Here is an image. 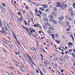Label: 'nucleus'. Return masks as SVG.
<instances>
[{
	"label": "nucleus",
	"instance_id": "13",
	"mask_svg": "<svg viewBox=\"0 0 75 75\" xmlns=\"http://www.w3.org/2000/svg\"><path fill=\"white\" fill-rule=\"evenodd\" d=\"M54 60L55 61H59V59H58V57H56V58H55L54 59Z\"/></svg>",
	"mask_w": 75,
	"mask_h": 75
},
{
	"label": "nucleus",
	"instance_id": "4",
	"mask_svg": "<svg viewBox=\"0 0 75 75\" xmlns=\"http://www.w3.org/2000/svg\"><path fill=\"white\" fill-rule=\"evenodd\" d=\"M43 21H45V22L48 21V19H47V18H43Z\"/></svg>",
	"mask_w": 75,
	"mask_h": 75
},
{
	"label": "nucleus",
	"instance_id": "7",
	"mask_svg": "<svg viewBox=\"0 0 75 75\" xmlns=\"http://www.w3.org/2000/svg\"><path fill=\"white\" fill-rule=\"evenodd\" d=\"M1 30L2 31H3V32L4 31H6V30H5V29H4V27H2Z\"/></svg>",
	"mask_w": 75,
	"mask_h": 75
},
{
	"label": "nucleus",
	"instance_id": "24",
	"mask_svg": "<svg viewBox=\"0 0 75 75\" xmlns=\"http://www.w3.org/2000/svg\"><path fill=\"white\" fill-rule=\"evenodd\" d=\"M2 4H3V6H4V7H6V5H5V4L2 3Z\"/></svg>",
	"mask_w": 75,
	"mask_h": 75
},
{
	"label": "nucleus",
	"instance_id": "25",
	"mask_svg": "<svg viewBox=\"0 0 75 75\" xmlns=\"http://www.w3.org/2000/svg\"><path fill=\"white\" fill-rule=\"evenodd\" d=\"M51 15L52 16H54V13L53 12H52L51 13Z\"/></svg>",
	"mask_w": 75,
	"mask_h": 75
},
{
	"label": "nucleus",
	"instance_id": "17",
	"mask_svg": "<svg viewBox=\"0 0 75 75\" xmlns=\"http://www.w3.org/2000/svg\"><path fill=\"white\" fill-rule=\"evenodd\" d=\"M47 33H48L49 34H51V32L49 30L47 31Z\"/></svg>",
	"mask_w": 75,
	"mask_h": 75
},
{
	"label": "nucleus",
	"instance_id": "29",
	"mask_svg": "<svg viewBox=\"0 0 75 75\" xmlns=\"http://www.w3.org/2000/svg\"><path fill=\"white\" fill-rule=\"evenodd\" d=\"M69 19L70 20V21H72V20L71 19V18H69Z\"/></svg>",
	"mask_w": 75,
	"mask_h": 75
},
{
	"label": "nucleus",
	"instance_id": "42",
	"mask_svg": "<svg viewBox=\"0 0 75 75\" xmlns=\"http://www.w3.org/2000/svg\"><path fill=\"white\" fill-rule=\"evenodd\" d=\"M47 25H48V26H50V24L47 23Z\"/></svg>",
	"mask_w": 75,
	"mask_h": 75
},
{
	"label": "nucleus",
	"instance_id": "23",
	"mask_svg": "<svg viewBox=\"0 0 75 75\" xmlns=\"http://www.w3.org/2000/svg\"><path fill=\"white\" fill-rule=\"evenodd\" d=\"M51 35L52 36V38H54V35L52 34H51Z\"/></svg>",
	"mask_w": 75,
	"mask_h": 75
},
{
	"label": "nucleus",
	"instance_id": "43",
	"mask_svg": "<svg viewBox=\"0 0 75 75\" xmlns=\"http://www.w3.org/2000/svg\"><path fill=\"white\" fill-rule=\"evenodd\" d=\"M1 11L2 13H4V12L3 10H2Z\"/></svg>",
	"mask_w": 75,
	"mask_h": 75
},
{
	"label": "nucleus",
	"instance_id": "6",
	"mask_svg": "<svg viewBox=\"0 0 75 75\" xmlns=\"http://www.w3.org/2000/svg\"><path fill=\"white\" fill-rule=\"evenodd\" d=\"M55 41L56 42L57 44H60V42H59V41H58L57 40H55Z\"/></svg>",
	"mask_w": 75,
	"mask_h": 75
},
{
	"label": "nucleus",
	"instance_id": "56",
	"mask_svg": "<svg viewBox=\"0 0 75 75\" xmlns=\"http://www.w3.org/2000/svg\"><path fill=\"white\" fill-rule=\"evenodd\" d=\"M0 24H1V19H0Z\"/></svg>",
	"mask_w": 75,
	"mask_h": 75
},
{
	"label": "nucleus",
	"instance_id": "20",
	"mask_svg": "<svg viewBox=\"0 0 75 75\" xmlns=\"http://www.w3.org/2000/svg\"><path fill=\"white\" fill-rule=\"evenodd\" d=\"M23 27L25 28H26V30L27 31H29V30L28 29V28H27V27H25L24 26Z\"/></svg>",
	"mask_w": 75,
	"mask_h": 75
},
{
	"label": "nucleus",
	"instance_id": "18",
	"mask_svg": "<svg viewBox=\"0 0 75 75\" xmlns=\"http://www.w3.org/2000/svg\"><path fill=\"white\" fill-rule=\"evenodd\" d=\"M36 27H39L40 28V27H41V26H40V25H38V24H36Z\"/></svg>",
	"mask_w": 75,
	"mask_h": 75
},
{
	"label": "nucleus",
	"instance_id": "16",
	"mask_svg": "<svg viewBox=\"0 0 75 75\" xmlns=\"http://www.w3.org/2000/svg\"><path fill=\"white\" fill-rule=\"evenodd\" d=\"M6 33H7L8 35H9V31L8 30H6Z\"/></svg>",
	"mask_w": 75,
	"mask_h": 75
},
{
	"label": "nucleus",
	"instance_id": "59",
	"mask_svg": "<svg viewBox=\"0 0 75 75\" xmlns=\"http://www.w3.org/2000/svg\"><path fill=\"white\" fill-rule=\"evenodd\" d=\"M40 55L41 57H43V55L42 54H40Z\"/></svg>",
	"mask_w": 75,
	"mask_h": 75
},
{
	"label": "nucleus",
	"instance_id": "1",
	"mask_svg": "<svg viewBox=\"0 0 75 75\" xmlns=\"http://www.w3.org/2000/svg\"><path fill=\"white\" fill-rule=\"evenodd\" d=\"M56 4H57V5L56 6L57 7H60L62 9H64V8H65V5H61L60 4V2H59L58 3H56Z\"/></svg>",
	"mask_w": 75,
	"mask_h": 75
},
{
	"label": "nucleus",
	"instance_id": "10",
	"mask_svg": "<svg viewBox=\"0 0 75 75\" xmlns=\"http://www.w3.org/2000/svg\"><path fill=\"white\" fill-rule=\"evenodd\" d=\"M53 24H57V21H54L53 22Z\"/></svg>",
	"mask_w": 75,
	"mask_h": 75
},
{
	"label": "nucleus",
	"instance_id": "21",
	"mask_svg": "<svg viewBox=\"0 0 75 75\" xmlns=\"http://www.w3.org/2000/svg\"><path fill=\"white\" fill-rule=\"evenodd\" d=\"M67 52H68V53H69V54H70V55H71V52H70L69 51L67 50Z\"/></svg>",
	"mask_w": 75,
	"mask_h": 75
},
{
	"label": "nucleus",
	"instance_id": "60",
	"mask_svg": "<svg viewBox=\"0 0 75 75\" xmlns=\"http://www.w3.org/2000/svg\"><path fill=\"white\" fill-rule=\"evenodd\" d=\"M65 53L66 54H68V52H65Z\"/></svg>",
	"mask_w": 75,
	"mask_h": 75
},
{
	"label": "nucleus",
	"instance_id": "46",
	"mask_svg": "<svg viewBox=\"0 0 75 75\" xmlns=\"http://www.w3.org/2000/svg\"><path fill=\"white\" fill-rule=\"evenodd\" d=\"M54 10H55V11H56L57 10V9H56V8H54Z\"/></svg>",
	"mask_w": 75,
	"mask_h": 75
},
{
	"label": "nucleus",
	"instance_id": "31",
	"mask_svg": "<svg viewBox=\"0 0 75 75\" xmlns=\"http://www.w3.org/2000/svg\"><path fill=\"white\" fill-rule=\"evenodd\" d=\"M40 47L41 49H42V45L40 46Z\"/></svg>",
	"mask_w": 75,
	"mask_h": 75
},
{
	"label": "nucleus",
	"instance_id": "52",
	"mask_svg": "<svg viewBox=\"0 0 75 75\" xmlns=\"http://www.w3.org/2000/svg\"><path fill=\"white\" fill-rule=\"evenodd\" d=\"M36 71L37 73H39V72L38 71V70H36Z\"/></svg>",
	"mask_w": 75,
	"mask_h": 75
},
{
	"label": "nucleus",
	"instance_id": "32",
	"mask_svg": "<svg viewBox=\"0 0 75 75\" xmlns=\"http://www.w3.org/2000/svg\"><path fill=\"white\" fill-rule=\"evenodd\" d=\"M62 58L63 59H64V58H65V57H64V56H62Z\"/></svg>",
	"mask_w": 75,
	"mask_h": 75
},
{
	"label": "nucleus",
	"instance_id": "47",
	"mask_svg": "<svg viewBox=\"0 0 75 75\" xmlns=\"http://www.w3.org/2000/svg\"><path fill=\"white\" fill-rule=\"evenodd\" d=\"M69 51L70 52H72V50L71 49H69Z\"/></svg>",
	"mask_w": 75,
	"mask_h": 75
},
{
	"label": "nucleus",
	"instance_id": "58",
	"mask_svg": "<svg viewBox=\"0 0 75 75\" xmlns=\"http://www.w3.org/2000/svg\"><path fill=\"white\" fill-rule=\"evenodd\" d=\"M25 25H27V23H26V22H25Z\"/></svg>",
	"mask_w": 75,
	"mask_h": 75
},
{
	"label": "nucleus",
	"instance_id": "57",
	"mask_svg": "<svg viewBox=\"0 0 75 75\" xmlns=\"http://www.w3.org/2000/svg\"><path fill=\"white\" fill-rule=\"evenodd\" d=\"M25 7H26V8H27V10H28V7H27V6H26Z\"/></svg>",
	"mask_w": 75,
	"mask_h": 75
},
{
	"label": "nucleus",
	"instance_id": "38",
	"mask_svg": "<svg viewBox=\"0 0 75 75\" xmlns=\"http://www.w3.org/2000/svg\"><path fill=\"white\" fill-rule=\"evenodd\" d=\"M35 11H36V12H37V13H38V11H37V9H35Z\"/></svg>",
	"mask_w": 75,
	"mask_h": 75
},
{
	"label": "nucleus",
	"instance_id": "55",
	"mask_svg": "<svg viewBox=\"0 0 75 75\" xmlns=\"http://www.w3.org/2000/svg\"><path fill=\"white\" fill-rule=\"evenodd\" d=\"M50 8H52V6H51L50 7Z\"/></svg>",
	"mask_w": 75,
	"mask_h": 75
},
{
	"label": "nucleus",
	"instance_id": "39",
	"mask_svg": "<svg viewBox=\"0 0 75 75\" xmlns=\"http://www.w3.org/2000/svg\"><path fill=\"white\" fill-rule=\"evenodd\" d=\"M31 62H32V63H33V64L34 65V63H33V62H32V61H30V63H31Z\"/></svg>",
	"mask_w": 75,
	"mask_h": 75
},
{
	"label": "nucleus",
	"instance_id": "12",
	"mask_svg": "<svg viewBox=\"0 0 75 75\" xmlns=\"http://www.w3.org/2000/svg\"><path fill=\"white\" fill-rule=\"evenodd\" d=\"M71 54L72 55V56L74 58H75V54H74V53H72Z\"/></svg>",
	"mask_w": 75,
	"mask_h": 75
},
{
	"label": "nucleus",
	"instance_id": "3",
	"mask_svg": "<svg viewBox=\"0 0 75 75\" xmlns=\"http://www.w3.org/2000/svg\"><path fill=\"white\" fill-rule=\"evenodd\" d=\"M18 20L19 21H20L21 23L23 21V18H22V17H21L20 18H19L18 19Z\"/></svg>",
	"mask_w": 75,
	"mask_h": 75
},
{
	"label": "nucleus",
	"instance_id": "62",
	"mask_svg": "<svg viewBox=\"0 0 75 75\" xmlns=\"http://www.w3.org/2000/svg\"><path fill=\"white\" fill-rule=\"evenodd\" d=\"M3 34H5V33H6V32H5V31L3 32Z\"/></svg>",
	"mask_w": 75,
	"mask_h": 75
},
{
	"label": "nucleus",
	"instance_id": "50",
	"mask_svg": "<svg viewBox=\"0 0 75 75\" xmlns=\"http://www.w3.org/2000/svg\"><path fill=\"white\" fill-rule=\"evenodd\" d=\"M39 13L40 14H41V11H38Z\"/></svg>",
	"mask_w": 75,
	"mask_h": 75
},
{
	"label": "nucleus",
	"instance_id": "64",
	"mask_svg": "<svg viewBox=\"0 0 75 75\" xmlns=\"http://www.w3.org/2000/svg\"><path fill=\"white\" fill-rule=\"evenodd\" d=\"M39 33H41V31H39Z\"/></svg>",
	"mask_w": 75,
	"mask_h": 75
},
{
	"label": "nucleus",
	"instance_id": "35",
	"mask_svg": "<svg viewBox=\"0 0 75 75\" xmlns=\"http://www.w3.org/2000/svg\"><path fill=\"white\" fill-rule=\"evenodd\" d=\"M61 72H62V73H63V72H64V70H61Z\"/></svg>",
	"mask_w": 75,
	"mask_h": 75
},
{
	"label": "nucleus",
	"instance_id": "36",
	"mask_svg": "<svg viewBox=\"0 0 75 75\" xmlns=\"http://www.w3.org/2000/svg\"><path fill=\"white\" fill-rule=\"evenodd\" d=\"M40 73L41 74V75H43V74H42V72H41V70H40Z\"/></svg>",
	"mask_w": 75,
	"mask_h": 75
},
{
	"label": "nucleus",
	"instance_id": "15",
	"mask_svg": "<svg viewBox=\"0 0 75 75\" xmlns=\"http://www.w3.org/2000/svg\"><path fill=\"white\" fill-rule=\"evenodd\" d=\"M69 45H72V46H73V44H72V43L71 42H69Z\"/></svg>",
	"mask_w": 75,
	"mask_h": 75
},
{
	"label": "nucleus",
	"instance_id": "27",
	"mask_svg": "<svg viewBox=\"0 0 75 75\" xmlns=\"http://www.w3.org/2000/svg\"><path fill=\"white\" fill-rule=\"evenodd\" d=\"M0 61H3V59H2V58H0Z\"/></svg>",
	"mask_w": 75,
	"mask_h": 75
},
{
	"label": "nucleus",
	"instance_id": "8",
	"mask_svg": "<svg viewBox=\"0 0 75 75\" xmlns=\"http://www.w3.org/2000/svg\"><path fill=\"white\" fill-rule=\"evenodd\" d=\"M43 28L45 29H47V26H46L45 25H44L43 26Z\"/></svg>",
	"mask_w": 75,
	"mask_h": 75
},
{
	"label": "nucleus",
	"instance_id": "37",
	"mask_svg": "<svg viewBox=\"0 0 75 75\" xmlns=\"http://www.w3.org/2000/svg\"><path fill=\"white\" fill-rule=\"evenodd\" d=\"M42 8H39V10H41H41H42Z\"/></svg>",
	"mask_w": 75,
	"mask_h": 75
},
{
	"label": "nucleus",
	"instance_id": "61",
	"mask_svg": "<svg viewBox=\"0 0 75 75\" xmlns=\"http://www.w3.org/2000/svg\"><path fill=\"white\" fill-rule=\"evenodd\" d=\"M38 16H40V15L39 14H38Z\"/></svg>",
	"mask_w": 75,
	"mask_h": 75
},
{
	"label": "nucleus",
	"instance_id": "9",
	"mask_svg": "<svg viewBox=\"0 0 75 75\" xmlns=\"http://www.w3.org/2000/svg\"><path fill=\"white\" fill-rule=\"evenodd\" d=\"M49 28H50V29L51 30H54V28L52 27H49Z\"/></svg>",
	"mask_w": 75,
	"mask_h": 75
},
{
	"label": "nucleus",
	"instance_id": "63",
	"mask_svg": "<svg viewBox=\"0 0 75 75\" xmlns=\"http://www.w3.org/2000/svg\"><path fill=\"white\" fill-rule=\"evenodd\" d=\"M65 49H67V48H68L67 47H65Z\"/></svg>",
	"mask_w": 75,
	"mask_h": 75
},
{
	"label": "nucleus",
	"instance_id": "40",
	"mask_svg": "<svg viewBox=\"0 0 75 75\" xmlns=\"http://www.w3.org/2000/svg\"><path fill=\"white\" fill-rule=\"evenodd\" d=\"M56 37L57 38H58V34L56 35Z\"/></svg>",
	"mask_w": 75,
	"mask_h": 75
},
{
	"label": "nucleus",
	"instance_id": "48",
	"mask_svg": "<svg viewBox=\"0 0 75 75\" xmlns=\"http://www.w3.org/2000/svg\"><path fill=\"white\" fill-rule=\"evenodd\" d=\"M48 10H49L48 9H47L45 11V12H47V11H48Z\"/></svg>",
	"mask_w": 75,
	"mask_h": 75
},
{
	"label": "nucleus",
	"instance_id": "51",
	"mask_svg": "<svg viewBox=\"0 0 75 75\" xmlns=\"http://www.w3.org/2000/svg\"><path fill=\"white\" fill-rule=\"evenodd\" d=\"M51 70H52V71L53 72H54V73L55 72V71L53 70V69H52Z\"/></svg>",
	"mask_w": 75,
	"mask_h": 75
},
{
	"label": "nucleus",
	"instance_id": "5",
	"mask_svg": "<svg viewBox=\"0 0 75 75\" xmlns=\"http://www.w3.org/2000/svg\"><path fill=\"white\" fill-rule=\"evenodd\" d=\"M42 7H44V8H47V5H42Z\"/></svg>",
	"mask_w": 75,
	"mask_h": 75
},
{
	"label": "nucleus",
	"instance_id": "28",
	"mask_svg": "<svg viewBox=\"0 0 75 75\" xmlns=\"http://www.w3.org/2000/svg\"><path fill=\"white\" fill-rule=\"evenodd\" d=\"M43 71V72H45V69L43 68L42 69Z\"/></svg>",
	"mask_w": 75,
	"mask_h": 75
},
{
	"label": "nucleus",
	"instance_id": "45",
	"mask_svg": "<svg viewBox=\"0 0 75 75\" xmlns=\"http://www.w3.org/2000/svg\"><path fill=\"white\" fill-rule=\"evenodd\" d=\"M18 15H19V16H20V12H18Z\"/></svg>",
	"mask_w": 75,
	"mask_h": 75
},
{
	"label": "nucleus",
	"instance_id": "33",
	"mask_svg": "<svg viewBox=\"0 0 75 75\" xmlns=\"http://www.w3.org/2000/svg\"><path fill=\"white\" fill-rule=\"evenodd\" d=\"M17 42H18V43L21 46V44H20V43L19 42H18V41L17 40Z\"/></svg>",
	"mask_w": 75,
	"mask_h": 75
},
{
	"label": "nucleus",
	"instance_id": "22",
	"mask_svg": "<svg viewBox=\"0 0 75 75\" xmlns=\"http://www.w3.org/2000/svg\"><path fill=\"white\" fill-rule=\"evenodd\" d=\"M5 28L6 31L8 30V28H7V27L6 26H5Z\"/></svg>",
	"mask_w": 75,
	"mask_h": 75
},
{
	"label": "nucleus",
	"instance_id": "49",
	"mask_svg": "<svg viewBox=\"0 0 75 75\" xmlns=\"http://www.w3.org/2000/svg\"><path fill=\"white\" fill-rule=\"evenodd\" d=\"M70 36H71V38H73V37L72 36V35H70Z\"/></svg>",
	"mask_w": 75,
	"mask_h": 75
},
{
	"label": "nucleus",
	"instance_id": "41",
	"mask_svg": "<svg viewBox=\"0 0 75 75\" xmlns=\"http://www.w3.org/2000/svg\"><path fill=\"white\" fill-rule=\"evenodd\" d=\"M34 27H37V24H35V25H34Z\"/></svg>",
	"mask_w": 75,
	"mask_h": 75
},
{
	"label": "nucleus",
	"instance_id": "2",
	"mask_svg": "<svg viewBox=\"0 0 75 75\" xmlns=\"http://www.w3.org/2000/svg\"><path fill=\"white\" fill-rule=\"evenodd\" d=\"M64 17L63 16L59 17V20H64Z\"/></svg>",
	"mask_w": 75,
	"mask_h": 75
},
{
	"label": "nucleus",
	"instance_id": "53",
	"mask_svg": "<svg viewBox=\"0 0 75 75\" xmlns=\"http://www.w3.org/2000/svg\"><path fill=\"white\" fill-rule=\"evenodd\" d=\"M61 53L62 54V55H64V53L63 52H62Z\"/></svg>",
	"mask_w": 75,
	"mask_h": 75
},
{
	"label": "nucleus",
	"instance_id": "30",
	"mask_svg": "<svg viewBox=\"0 0 75 75\" xmlns=\"http://www.w3.org/2000/svg\"><path fill=\"white\" fill-rule=\"evenodd\" d=\"M41 11H45V9L44 8H42V10H41Z\"/></svg>",
	"mask_w": 75,
	"mask_h": 75
},
{
	"label": "nucleus",
	"instance_id": "11",
	"mask_svg": "<svg viewBox=\"0 0 75 75\" xmlns=\"http://www.w3.org/2000/svg\"><path fill=\"white\" fill-rule=\"evenodd\" d=\"M49 20L50 21H54V19L53 18H50L49 19Z\"/></svg>",
	"mask_w": 75,
	"mask_h": 75
},
{
	"label": "nucleus",
	"instance_id": "14",
	"mask_svg": "<svg viewBox=\"0 0 75 75\" xmlns=\"http://www.w3.org/2000/svg\"><path fill=\"white\" fill-rule=\"evenodd\" d=\"M49 17L50 18H53V16L51 15L49 16Z\"/></svg>",
	"mask_w": 75,
	"mask_h": 75
},
{
	"label": "nucleus",
	"instance_id": "44",
	"mask_svg": "<svg viewBox=\"0 0 75 75\" xmlns=\"http://www.w3.org/2000/svg\"><path fill=\"white\" fill-rule=\"evenodd\" d=\"M65 57L66 58H67V59L68 58V57L66 55H65Z\"/></svg>",
	"mask_w": 75,
	"mask_h": 75
},
{
	"label": "nucleus",
	"instance_id": "19",
	"mask_svg": "<svg viewBox=\"0 0 75 75\" xmlns=\"http://www.w3.org/2000/svg\"><path fill=\"white\" fill-rule=\"evenodd\" d=\"M67 31H70V29L69 28H68L67 30Z\"/></svg>",
	"mask_w": 75,
	"mask_h": 75
},
{
	"label": "nucleus",
	"instance_id": "34",
	"mask_svg": "<svg viewBox=\"0 0 75 75\" xmlns=\"http://www.w3.org/2000/svg\"><path fill=\"white\" fill-rule=\"evenodd\" d=\"M54 66H55V67H57L58 65H57V64H54Z\"/></svg>",
	"mask_w": 75,
	"mask_h": 75
},
{
	"label": "nucleus",
	"instance_id": "54",
	"mask_svg": "<svg viewBox=\"0 0 75 75\" xmlns=\"http://www.w3.org/2000/svg\"><path fill=\"white\" fill-rule=\"evenodd\" d=\"M12 33L13 35L15 34V33H14V32H13V31H12Z\"/></svg>",
	"mask_w": 75,
	"mask_h": 75
},
{
	"label": "nucleus",
	"instance_id": "26",
	"mask_svg": "<svg viewBox=\"0 0 75 75\" xmlns=\"http://www.w3.org/2000/svg\"><path fill=\"white\" fill-rule=\"evenodd\" d=\"M67 26H68L69 25V22H67Z\"/></svg>",
	"mask_w": 75,
	"mask_h": 75
}]
</instances>
